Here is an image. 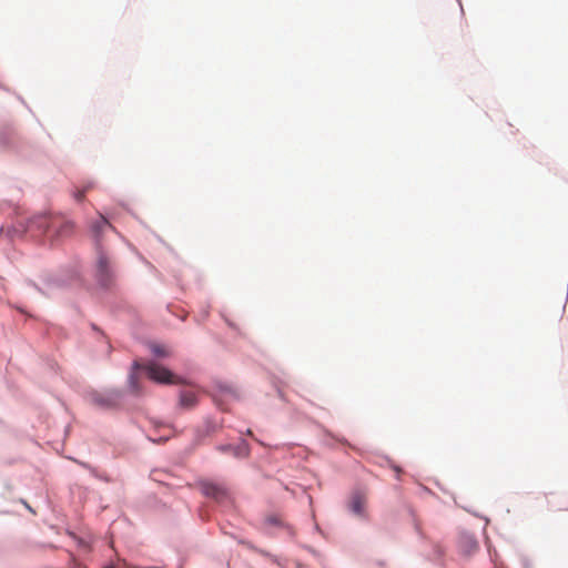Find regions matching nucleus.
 <instances>
[{"label": "nucleus", "instance_id": "f257e3e1", "mask_svg": "<svg viewBox=\"0 0 568 568\" xmlns=\"http://www.w3.org/2000/svg\"><path fill=\"white\" fill-rule=\"evenodd\" d=\"M142 371L145 375L158 383H168V384H178L180 379L175 376L171 371L155 363H151L144 367Z\"/></svg>", "mask_w": 568, "mask_h": 568}, {"label": "nucleus", "instance_id": "f03ea898", "mask_svg": "<svg viewBox=\"0 0 568 568\" xmlns=\"http://www.w3.org/2000/svg\"><path fill=\"white\" fill-rule=\"evenodd\" d=\"M121 399L122 393L116 389H110L102 393L94 392L91 394L92 403L103 409H112L119 407Z\"/></svg>", "mask_w": 568, "mask_h": 568}, {"label": "nucleus", "instance_id": "7ed1b4c3", "mask_svg": "<svg viewBox=\"0 0 568 568\" xmlns=\"http://www.w3.org/2000/svg\"><path fill=\"white\" fill-rule=\"evenodd\" d=\"M200 488L203 495L213 498L219 503H224L230 498L229 489L222 485L211 481H202Z\"/></svg>", "mask_w": 568, "mask_h": 568}, {"label": "nucleus", "instance_id": "20e7f679", "mask_svg": "<svg viewBox=\"0 0 568 568\" xmlns=\"http://www.w3.org/2000/svg\"><path fill=\"white\" fill-rule=\"evenodd\" d=\"M97 271L100 283L108 285L111 278V266L109 257L102 251L98 252Z\"/></svg>", "mask_w": 568, "mask_h": 568}, {"label": "nucleus", "instance_id": "39448f33", "mask_svg": "<svg viewBox=\"0 0 568 568\" xmlns=\"http://www.w3.org/2000/svg\"><path fill=\"white\" fill-rule=\"evenodd\" d=\"M73 224L69 221H52L48 226V233H54L57 237L68 236L72 233Z\"/></svg>", "mask_w": 568, "mask_h": 568}, {"label": "nucleus", "instance_id": "423d86ee", "mask_svg": "<svg viewBox=\"0 0 568 568\" xmlns=\"http://www.w3.org/2000/svg\"><path fill=\"white\" fill-rule=\"evenodd\" d=\"M197 394L192 389H184L180 393L179 405L182 408L190 409L197 405Z\"/></svg>", "mask_w": 568, "mask_h": 568}, {"label": "nucleus", "instance_id": "0eeeda50", "mask_svg": "<svg viewBox=\"0 0 568 568\" xmlns=\"http://www.w3.org/2000/svg\"><path fill=\"white\" fill-rule=\"evenodd\" d=\"M366 497L362 493L353 494L349 501V509L357 516L365 515Z\"/></svg>", "mask_w": 568, "mask_h": 568}, {"label": "nucleus", "instance_id": "6e6552de", "mask_svg": "<svg viewBox=\"0 0 568 568\" xmlns=\"http://www.w3.org/2000/svg\"><path fill=\"white\" fill-rule=\"evenodd\" d=\"M265 524L270 527H281L287 530L290 536L294 535L293 528L286 525L280 515H270L265 518Z\"/></svg>", "mask_w": 568, "mask_h": 568}, {"label": "nucleus", "instance_id": "1a4fd4ad", "mask_svg": "<svg viewBox=\"0 0 568 568\" xmlns=\"http://www.w3.org/2000/svg\"><path fill=\"white\" fill-rule=\"evenodd\" d=\"M111 224L103 216L100 215L91 225V231L95 237H99L106 229H111Z\"/></svg>", "mask_w": 568, "mask_h": 568}, {"label": "nucleus", "instance_id": "9d476101", "mask_svg": "<svg viewBox=\"0 0 568 568\" xmlns=\"http://www.w3.org/2000/svg\"><path fill=\"white\" fill-rule=\"evenodd\" d=\"M139 368H140L139 364L136 362H134L133 371L129 376V388H130V392L134 395L141 394V388L138 383L139 374L136 372Z\"/></svg>", "mask_w": 568, "mask_h": 568}, {"label": "nucleus", "instance_id": "9b49d317", "mask_svg": "<svg viewBox=\"0 0 568 568\" xmlns=\"http://www.w3.org/2000/svg\"><path fill=\"white\" fill-rule=\"evenodd\" d=\"M222 452H231L235 457H245L247 454V447L244 446H233L225 445L220 448Z\"/></svg>", "mask_w": 568, "mask_h": 568}, {"label": "nucleus", "instance_id": "f8f14e48", "mask_svg": "<svg viewBox=\"0 0 568 568\" xmlns=\"http://www.w3.org/2000/svg\"><path fill=\"white\" fill-rule=\"evenodd\" d=\"M478 549V544L474 539H466L464 541L463 551L467 555L475 552Z\"/></svg>", "mask_w": 568, "mask_h": 568}, {"label": "nucleus", "instance_id": "ddd939ff", "mask_svg": "<svg viewBox=\"0 0 568 568\" xmlns=\"http://www.w3.org/2000/svg\"><path fill=\"white\" fill-rule=\"evenodd\" d=\"M152 351H153L154 355H158V356L166 355L169 353V351L162 345H154Z\"/></svg>", "mask_w": 568, "mask_h": 568}, {"label": "nucleus", "instance_id": "4468645a", "mask_svg": "<svg viewBox=\"0 0 568 568\" xmlns=\"http://www.w3.org/2000/svg\"><path fill=\"white\" fill-rule=\"evenodd\" d=\"M68 568H85V567L81 562H79L74 557H71Z\"/></svg>", "mask_w": 568, "mask_h": 568}, {"label": "nucleus", "instance_id": "2eb2a0df", "mask_svg": "<svg viewBox=\"0 0 568 568\" xmlns=\"http://www.w3.org/2000/svg\"><path fill=\"white\" fill-rule=\"evenodd\" d=\"M74 196L78 201H81L84 196V191H78Z\"/></svg>", "mask_w": 568, "mask_h": 568}]
</instances>
